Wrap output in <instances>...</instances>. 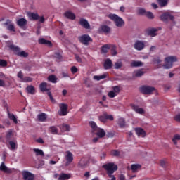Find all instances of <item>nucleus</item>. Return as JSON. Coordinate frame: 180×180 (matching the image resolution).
<instances>
[{
    "label": "nucleus",
    "mask_w": 180,
    "mask_h": 180,
    "mask_svg": "<svg viewBox=\"0 0 180 180\" xmlns=\"http://www.w3.org/2000/svg\"><path fill=\"white\" fill-rule=\"evenodd\" d=\"M155 90V88L150 86H142L140 88V91L141 94H143V95H150V94H153Z\"/></svg>",
    "instance_id": "8"
},
{
    "label": "nucleus",
    "mask_w": 180,
    "mask_h": 180,
    "mask_svg": "<svg viewBox=\"0 0 180 180\" xmlns=\"http://www.w3.org/2000/svg\"><path fill=\"white\" fill-rule=\"evenodd\" d=\"M70 178H71V174L62 173L61 174H60L58 180H67L70 179Z\"/></svg>",
    "instance_id": "31"
},
{
    "label": "nucleus",
    "mask_w": 180,
    "mask_h": 180,
    "mask_svg": "<svg viewBox=\"0 0 180 180\" xmlns=\"http://www.w3.org/2000/svg\"><path fill=\"white\" fill-rule=\"evenodd\" d=\"M111 91L108 93V98H116L120 92H122V86L120 85L113 86L111 87Z\"/></svg>",
    "instance_id": "4"
},
{
    "label": "nucleus",
    "mask_w": 180,
    "mask_h": 180,
    "mask_svg": "<svg viewBox=\"0 0 180 180\" xmlns=\"http://www.w3.org/2000/svg\"><path fill=\"white\" fill-rule=\"evenodd\" d=\"M8 47L10 50H12V51H13L16 56H18V57H29V53L25 51L20 52V48H19L18 46L11 44Z\"/></svg>",
    "instance_id": "2"
},
{
    "label": "nucleus",
    "mask_w": 180,
    "mask_h": 180,
    "mask_svg": "<svg viewBox=\"0 0 180 180\" xmlns=\"http://www.w3.org/2000/svg\"><path fill=\"white\" fill-rule=\"evenodd\" d=\"M59 108L60 109V113H59L60 116H66L68 114V105L60 103L59 104Z\"/></svg>",
    "instance_id": "11"
},
{
    "label": "nucleus",
    "mask_w": 180,
    "mask_h": 180,
    "mask_svg": "<svg viewBox=\"0 0 180 180\" xmlns=\"http://www.w3.org/2000/svg\"><path fill=\"white\" fill-rule=\"evenodd\" d=\"M33 151L37 157H44V152H43V150L39 148H34Z\"/></svg>",
    "instance_id": "28"
},
{
    "label": "nucleus",
    "mask_w": 180,
    "mask_h": 180,
    "mask_svg": "<svg viewBox=\"0 0 180 180\" xmlns=\"http://www.w3.org/2000/svg\"><path fill=\"white\" fill-rule=\"evenodd\" d=\"M108 18L111 20H113L117 27H122V26H124V20H123V18L119 17V15L116 14H109Z\"/></svg>",
    "instance_id": "1"
},
{
    "label": "nucleus",
    "mask_w": 180,
    "mask_h": 180,
    "mask_svg": "<svg viewBox=\"0 0 180 180\" xmlns=\"http://www.w3.org/2000/svg\"><path fill=\"white\" fill-rule=\"evenodd\" d=\"M96 131V136H98V139H103V137L106 136V132L102 128L97 129Z\"/></svg>",
    "instance_id": "20"
},
{
    "label": "nucleus",
    "mask_w": 180,
    "mask_h": 180,
    "mask_svg": "<svg viewBox=\"0 0 180 180\" xmlns=\"http://www.w3.org/2000/svg\"><path fill=\"white\" fill-rule=\"evenodd\" d=\"M146 13H147V12H146V10L143 9V8H140V9L139 10V15H146Z\"/></svg>",
    "instance_id": "58"
},
{
    "label": "nucleus",
    "mask_w": 180,
    "mask_h": 180,
    "mask_svg": "<svg viewBox=\"0 0 180 180\" xmlns=\"http://www.w3.org/2000/svg\"><path fill=\"white\" fill-rule=\"evenodd\" d=\"M46 120H47V115H46V113L42 112L38 115V120L39 122H44Z\"/></svg>",
    "instance_id": "34"
},
{
    "label": "nucleus",
    "mask_w": 180,
    "mask_h": 180,
    "mask_svg": "<svg viewBox=\"0 0 180 180\" xmlns=\"http://www.w3.org/2000/svg\"><path fill=\"white\" fill-rule=\"evenodd\" d=\"M89 165V158L86 156L82 157L77 164L78 168H81V169H85L86 167Z\"/></svg>",
    "instance_id": "6"
},
{
    "label": "nucleus",
    "mask_w": 180,
    "mask_h": 180,
    "mask_svg": "<svg viewBox=\"0 0 180 180\" xmlns=\"http://www.w3.org/2000/svg\"><path fill=\"white\" fill-rule=\"evenodd\" d=\"M28 16L32 20H39V15L36 14L34 13H28Z\"/></svg>",
    "instance_id": "38"
},
{
    "label": "nucleus",
    "mask_w": 180,
    "mask_h": 180,
    "mask_svg": "<svg viewBox=\"0 0 180 180\" xmlns=\"http://www.w3.org/2000/svg\"><path fill=\"white\" fill-rule=\"evenodd\" d=\"M111 155H113L114 157H119V155H120V152L116 150H113L111 151Z\"/></svg>",
    "instance_id": "49"
},
{
    "label": "nucleus",
    "mask_w": 180,
    "mask_h": 180,
    "mask_svg": "<svg viewBox=\"0 0 180 180\" xmlns=\"http://www.w3.org/2000/svg\"><path fill=\"white\" fill-rule=\"evenodd\" d=\"M8 62L5 60L0 59V67H6Z\"/></svg>",
    "instance_id": "51"
},
{
    "label": "nucleus",
    "mask_w": 180,
    "mask_h": 180,
    "mask_svg": "<svg viewBox=\"0 0 180 180\" xmlns=\"http://www.w3.org/2000/svg\"><path fill=\"white\" fill-rule=\"evenodd\" d=\"M109 49H110V46L109 44H105L102 46L101 48V51L102 53H108V50H109Z\"/></svg>",
    "instance_id": "42"
},
{
    "label": "nucleus",
    "mask_w": 180,
    "mask_h": 180,
    "mask_svg": "<svg viewBox=\"0 0 180 180\" xmlns=\"http://www.w3.org/2000/svg\"><path fill=\"white\" fill-rule=\"evenodd\" d=\"M36 141L37 143H39V144H44V141L41 138H39Z\"/></svg>",
    "instance_id": "61"
},
{
    "label": "nucleus",
    "mask_w": 180,
    "mask_h": 180,
    "mask_svg": "<svg viewBox=\"0 0 180 180\" xmlns=\"http://www.w3.org/2000/svg\"><path fill=\"white\" fill-rule=\"evenodd\" d=\"M9 146H11V151H13L18 148V145L13 141H8Z\"/></svg>",
    "instance_id": "39"
},
{
    "label": "nucleus",
    "mask_w": 180,
    "mask_h": 180,
    "mask_svg": "<svg viewBox=\"0 0 180 180\" xmlns=\"http://www.w3.org/2000/svg\"><path fill=\"white\" fill-rule=\"evenodd\" d=\"M50 130L53 134H57L58 133V129L56 127H51Z\"/></svg>",
    "instance_id": "48"
},
{
    "label": "nucleus",
    "mask_w": 180,
    "mask_h": 180,
    "mask_svg": "<svg viewBox=\"0 0 180 180\" xmlns=\"http://www.w3.org/2000/svg\"><path fill=\"white\" fill-rule=\"evenodd\" d=\"M160 18H161V20H162L163 22H167V20H174L175 18L174 17V15H171L169 13L166 12L160 16Z\"/></svg>",
    "instance_id": "12"
},
{
    "label": "nucleus",
    "mask_w": 180,
    "mask_h": 180,
    "mask_svg": "<svg viewBox=\"0 0 180 180\" xmlns=\"http://www.w3.org/2000/svg\"><path fill=\"white\" fill-rule=\"evenodd\" d=\"M7 113H8V119H10V120H13V123H15V124H18V118H16V116H15L14 114L11 113V112H9V110L8 109H7Z\"/></svg>",
    "instance_id": "24"
},
{
    "label": "nucleus",
    "mask_w": 180,
    "mask_h": 180,
    "mask_svg": "<svg viewBox=\"0 0 180 180\" xmlns=\"http://www.w3.org/2000/svg\"><path fill=\"white\" fill-rule=\"evenodd\" d=\"M98 119H99L100 122H102L103 123L106 122V120H107L106 114L99 116Z\"/></svg>",
    "instance_id": "46"
},
{
    "label": "nucleus",
    "mask_w": 180,
    "mask_h": 180,
    "mask_svg": "<svg viewBox=\"0 0 180 180\" xmlns=\"http://www.w3.org/2000/svg\"><path fill=\"white\" fill-rule=\"evenodd\" d=\"M39 89L41 92H50V89L47 88V83L42 82L39 84Z\"/></svg>",
    "instance_id": "23"
},
{
    "label": "nucleus",
    "mask_w": 180,
    "mask_h": 180,
    "mask_svg": "<svg viewBox=\"0 0 180 180\" xmlns=\"http://www.w3.org/2000/svg\"><path fill=\"white\" fill-rule=\"evenodd\" d=\"M107 120H110L111 122L114 120L113 115L106 114Z\"/></svg>",
    "instance_id": "60"
},
{
    "label": "nucleus",
    "mask_w": 180,
    "mask_h": 180,
    "mask_svg": "<svg viewBox=\"0 0 180 180\" xmlns=\"http://www.w3.org/2000/svg\"><path fill=\"white\" fill-rule=\"evenodd\" d=\"M117 123L121 129L126 127V120L124 118H119Z\"/></svg>",
    "instance_id": "30"
},
{
    "label": "nucleus",
    "mask_w": 180,
    "mask_h": 180,
    "mask_svg": "<svg viewBox=\"0 0 180 180\" xmlns=\"http://www.w3.org/2000/svg\"><path fill=\"white\" fill-rule=\"evenodd\" d=\"M154 63H155V64H160V63H161V60H160V58L154 59Z\"/></svg>",
    "instance_id": "64"
},
{
    "label": "nucleus",
    "mask_w": 180,
    "mask_h": 180,
    "mask_svg": "<svg viewBox=\"0 0 180 180\" xmlns=\"http://www.w3.org/2000/svg\"><path fill=\"white\" fill-rule=\"evenodd\" d=\"M103 168L107 171V174H115V171H117V165H115L113 162H109L103 165Z\"/></svg>",
    "instance_id": "3"
},
{
    "label": "nucleus",
    "mask_w": 180,
    "mask_h": 180,
    "mask_svg": "<svg viewBox=\"0 0 180 180\" xmlns=\"http://www.w3.org/2000/svg\"><path fill=\"white\" fill-rule=\"evenodd\" d=\"M122 62H116L115 63V70H119V68H122Z\"/></svg>",
    "instance_id": "52"
},
{
    "label": "nucleus",
    "mask_w": 180,
    "mask_h": 180,
    "mask_svg": "<svg viewBox=\"0 0 180 180\" xmlns=\"http://www.w3.org/2000/svg\"><path fill=\"white\" fill-rule=\"evenodd\" d=\"M58 79V78H57L54 75H51L48 77V81H49V82H52V84H57Z\"/></svg>",
    "instance_id": "32"
},
{
    "label": "nucleus",
    "mask_w": 180,
    "mask_h": 180,
    "mask_svg": "<svg viewBox=\"0 0 180 180\" xmlns=\"http://www.w3.org/2000/svg\"><path fill=\"white\" fill-rule=\"evenodd\" d=\"M108 77V75L106 73H104L101 75H95L94 76V79H96V81H101V79H105Z\"/></svg>",
    "instance_id": "33"
},
{
    "label": "nucleus",
    "mask_w": 180,
    "mask_h": 180,
    "mask_svg": "<svg viewBox=\"0 0 180 180\" xmlns=\"http://www.w3.org/2000/svg\"><path fill=\"white\" fill-rule=\"evenodd\" d=\"M107 137L112 139V137H115V133L110 131V132H107L106 134Z\"/></svg>",
    "instance_id": "59"
},
{
    "label": "nucleus",
    "mask_w": 180,
    "mask_h": 180,
    "mask_svg": "<svg viewBox=\"0 0 180 180\" xmlns=\"http://www.w3.org/2000/svg\"><path fill=\"white\" fill-rule=\"evenodd\" d=\"M32 81H33V79L32 77H25L22 79V82H32Z\"/></svg>",
    "instance_id": "50"
},
{
    "label": "nucleus",
    "mask_w": 180,
    "mask_h": 180,
    "mask_svg": "<svg viewBox=\"0 0 180 180\" xmlns=\"http://www.w3.org/2000/svg\"><path fill=\"white\" fill-rule=\"evenodd\" d=\"M48 96H49V99L51 101V102H52V103H54V102H56V100H54V98H53V95L51 94V91H49L47 93Z\"/></svg>",
    "instance_id": "54"
},
{
    "label": "nucleus",
    "mask_w": 180,
    "mask_h": 180,
    "mask_svg": "<svg viewBox=\"0 0 180 180\" xmlns=\"http://www.w3.org/2000/svg\"><path fill=\"white\" fill-rule=\"evenodd\" d=\"M55 57L56 58H58V60H61L63 56H61V54H60V53H55Z\"/></svg>",
    "instance_id": "62"
},
{
    "label": "nucleus",
    "mask_w": 180,
    "mask_h": 180,
    "mask_svg": "<svg viewBox=\"0 0 180 180\" xmlns=\"http://www.w3.org/2000/svg\"><path fill=\"white\" fill-rule=\"evenodd\" d=\"M3 25L4 26H6V29L9 32H16L15 30V24L12 22V20L7 19Z\"/></svg>",
    "instance_id": "10"
},
{
    "label": "nucleus",
    "mask_w": 180,
    "mask_h": 180,
    "mask_svg": "<svg viewBox=\"0 0 180 180\" xmlns=\"http://www.w3.org/2000/svg\"><path fill=\"white\" fill-rule=\"evenodd\" d=\"M144 75V72L141 70H137L134 72V77H136V78H139L140 77H143Z\"/></svg>",
    "instance_id": "44"
},
{
    "label": "nucleus",
    "mask_w": 180,
    "mask_h": 180,
    "mask_svg": "<svg viewBox=\"0 0 180 180\" xmlns=\"http://www.w3.org/2000/svg\"><path fill=\"white\" fill-rule=\"evenodd\" d=\"M113 63H112V60L108 58L105 60L103 67L105 70H110L112 68V65Z\"/></svg>",
    "instance_id": "21"
},
{
    "label": "nucleus",
    "mask_w": 180,
    "mask_h": 180,
    "mask_svg": "<svg viewBox=\"0 0 180 180\" xmlns=\"http://www.w3.org/2000/svg\"><path fill=\"white\" fill-rule=\"evenodd\" d=\"M22 176L24 180H34V174L28 171L22 172Z\"/></svg>",
    "instance_id": "13"
},
{
    "label": "nucleus",
    "mask_w": 180,
    "mask_h": 180,
    "mask_svg": "<svg viewBox=\"0 0 180 180\" xmlns=\"http://www.w3.org/2000/svg\"><path fill=\"white\" fill-rule=\"evenodd\" d=\"M157 32H158V29L156 28H148L146 30V33L148 36H151V37H155L158 34Z\"/></svg>",
    "instance_id": "18"
},
{
    "label": "nucleus",
    "mask_w": 180,
    "mask_h": 180,
    "mask_svg": "<svg viewBox=\"0 0 180 180\" xmlns=\"http://www.w3.org/2000/svg\"><path fill=\"white\" fill-rule=\"evenodd\" d=\"M174 120H176V122H180V114L174 117Z\"/></svg>",
    "instance_id": "63"
},
{
    "label": "nucleus",
    "mask_w": 180,
    "mask_h": 180,
    "mask_svg": "<svg viewBox=\"0 0 180 180\" xmlns=\"http://www.w3.org/2000/svg\"><path fill=\"white\" fill-rule=\"evenodd\" d=\"M0 171H3L6 174H12V169L8 168L4 162H2L0 165Z\"/></svg>",
    "instance_id": "22"
},
{
    "label": "nucleus",
    "mask_w": 180,
    "mask_h": 180,
    "mask_svg": "<svg viewBox=\"0 0 180 180\" xmlns=\"http://www.w3.org/2000/svg\"><path fill=\"white\" fill-rule=\"evenodd\" d=\"M25 89L30 95H34V94H36V89L32 85L27 86Z\"/></svg>",
    "instance_id": "27"
},
{
    "label": "nucleus",
    "mask_w": 180,
    "mask_h": 180,
    "mask_svg": "<svg viewBox=\"0 0 180 180\" xmlns=\"http://www.w3.org/2000/svg\"><path fill=\"white\" fill-rule=\"evenodd\" d=\"M17 25L20 27H23V26L27 25V20L25 18H20L17 20Z\"/></svg>",
    "instance_id": "25"
},
{
    "label": "nucleus",
    "mask_w": 180,
    "mask_h": 180,
    "mask_svg": "<svg viewBox=\"0 0 180 180\" xmlns=\"http://www.w3.org/2000/svg\"><path fill=\"white\" fill-rule=\"evenodd\" d=\"M18 78H20V79H21V81L23 80V72H22V70H20L17 75Z\"/></svg>",
    "instance_id": "56"
},
{
    "label": "nucleus",
    "mask_w": 180,
    "mask_h": 180,
    "mask_svg": "<svg viewBox=\"0 0 180 180\" xmlns=\"http://www.w3.org/2000/svg\"><path fill=\"white\" fill-rule=\"evenodd\" d=\"M79 25L80 26H82V27H84V29H91V25H89V22L85 18H80L79 21Z\"/></svg>",
    "instance_id": "15"
},
{
    "label": "nucleus",
    "mask_w": 180,
    "mask_h": 180,
    "mask_svg": "<svg viewBox=\"0 0 180 180\" xmlns=\"http://www.w3.org/2000/svg\"><path fill=\"white\" fill-rule=\"evenodd\" d=\"M139 168H141V165H136V164H134V165H131V169L133 172H136V170L139 169Z\"/></svg>",
    "instance_id": "41"
},
{
    "label": "nucleus",
    "mask_w": 180,
    "mask_h": 180,
    "mask_svg": "<svg viewBox=\"0 0 180 180\" xmlns=\"http://www.w3.org/2000/svg\"><path fill=\"white\" fill-rule=\"evenodd\" d=\"M131 108L136 112V113H139V115H144L145 113L144 109L139 107V105L136 104H131Z\"/></svg>",
    "instance_id": "14"
},
{
    "label": "nucleus",
    "mask_w": 180,
    "mask_h": 180,
    "mask_svg": "<svg viewBox=\"0 0 180 180\" xmlns=\"http://www.w3.org/2000/svg\"><path fill=\"white\" fill-rule=\"evenodd\" d=\"M111 54L112 56H116L117 54V51H116V46L112 45L111 46Z\"/></svg>",
    "instance_id": "47"
},
{
    "label": "nucleus",
    "mask_w": 180,
    "mask_h": 180,
    "mask_svg": "<svg viewBox=\"0 0 180 180\" xmlns=\"http://www.w3.org/2000/svg\"><path fill=\"white\" fill-rule=\"evenodd\" d=\"M65 160V167H68V165H70L71 162L74 161V155L72 153L70 152V150L66 151Z\"/></svg>",
    "instance_id": "9"
},
{
    "label": "nucleus",
    "mask_w": 180,
    "mask_h": 180,
    "mask_svg": "<svg viewBox=\"0 0 180 180\" xmlns=\"http://www.w3.org/2000/svg\"><path fill=\"white\" fill-rule=\"evenodd\" d=\"M78 40L84 46H89V43H92V38L88 34H83L79 37Z\"/></svg>",
    "instance_id": "7"
},
{
    "label": "nucleus",
    "mask_w": 180,
    "mask_h": 180,
    "mask_svg": "<svg viewBox=\"0 0 180 180\" xmlns=\"http://www.w3.org/2000/svg\"><path fill=\"white\" fill-rule=\"evenodd\" d=\"M70 71L72 74H77V72H78V68H77L75 66H72L70 68Z\"/></svg>",
    "instance_id": "55"
},
{
    "label": "nucleus",
    "mask_w": 180,
    "mask_h": 180,
    "mask_svg": "<svg viewBox=\"0 0 180 180\" xmlns=\"http://www.w3.org/2000/svg\"><path fill=\"white\" fill-rule=\"evenodd\" d=\"M146 16H147V18L148 19H153L154 18V14H153V13L148 11L146 12V13L145 14Z\"/></svg>",
    "instance_id": "53"
},
{
    "label": "nucleus",
    "mask_w": 180,
    "mask_h": 180,
    "mask_svg": "<svg viewBox=\"0 0 180 180\" xmlns=\"http://www.w3.org/2000/svg\"><path fill=\"white\" fill-rule=\"evenodd\" d=\"M145 46L144 42L138 40L135 42L134 47L136 50L140 51L144 49Z\"/></svg>",
    "instance_id": "16"
},
{
    "label": "nucleus",
    "mask_w": 180,
    "mask_h": 180,
    "mask_svg": "<svg viewBox=\"0 0 180 180\" xmlns=\"http://www.w3.org/2000/svg\"><path fill=\"white\" fill-rule=\"evenodd\" d=\"M65 16L68 19H70L71 20H75V18H76L75 14H74V13L71 11H66L65 13Z\"/></svg>",
    "instance_id": "26"
},
{
    "label": "nucleus",
    "mask_w": 180,
    "mask_h": 180,
    "mask_svg": "<svg viewBox=\"0 0 180 180\" xmlns=\"http://www.w3.org/2000/svg\"><path fill=\"white\" fill-rule=\"evenodd\" d=\"M12 136H13V131L10 129L6 132V138L7 140H11V137H12Z\"/></svg>",
    "instance_id": "45"
},
{
    "label": "nucleus",
    "mask_w": 180,
    "mask_h": 180,
    "mask_svg": "<svg viewBox=\"0 0 180 180\" xmlns=\"http://www.w3.org/2000/svg\"><path fill=\"white\" fill-rule=\"evenodd\" d=\"M101 32H103V33H110V27L108 25H102L101 27Z\"/></svg>",
    "instance_id": "36"
},
{
    "label": "nucleus",
    "mask_w": 180,
    "mask_h": 180,
    "mask_svg": "<svg viewBox=\"0 0 180 180\" xmlns=\"http://www.w3.org/2000/svg\"><path fill=\"white\" fill-rule=\"evenodd\" d=\"M180 140V135L179 134H175L174 137L172 138V141L175 146L178 144V141Z\"/></svg>",
    "instance_id": "40"
},
{
    "label": "nucleus",
    "mask_w": 180,
    "mask_h": 180,
    "mask_svg": "<svg viewBox=\"0 0 180 180\" xmlns=\"http://www.w3.org/2000/svg\"><path fill=\"white\" fill-rule=\"evenodd\" d=\"M158 2L162 7L167 6V5H168V0H158Z\"/></svg>",
    "instance_id": "43"
},
{
    "label": "nucleus",
    "mask_w": 180,
    "mask_h": 180,
    "mask_svg": "<svg viewBox=\"0 0 180 180\" xmlns=\"http://www.w3.org/2000/svg\"><path fill=\"white\" fill-rule=\"evenodd\" d=\"M89 124L93 131H96L99 129V127H98V125H96V123H95V122L94 121H90Z\"/></svg>",
    "instance_id": "37"
},
{
    "label": "nucleus",
    "mask_w": 180,
    "mask_h": 180,
    "mask_svg": "<svg viewBox=\"0 0 180 180\" xmlns=\"http://www.w3.org/2000/svg\"><path fill=\"white\" fill-rule=\"evenodd\" d=\"M165 61V68L169 70V68H172L173 63H176V61H178V58H176V56L166 57Z\"/></svg>",
    "instance_id": "5"
},
{
    "label": "nucleus",
    "mask_w": 180,
    "mask_h": 180,
    "mask_svg": "<svg viewBox=\"0 0 180 180\" xmlns=\"http://www.w3.org/2000/svg\"><path fill=\"white\" fill-rule=\"evenodd\" d=\"M160 164V167H162V168H167V163L165 160H161Z\"/></svg>",
    "instance_id": "57"
},
{
    "label": "nucleus",
    "mask_w": 180,
    "mask_h": 180,
    "mask_svg": "<svg viewBox=\"0 0 180 180\" xmlns=\"http://www.w3.org/2000/svg\"><path fill=\"white\" fill-rule=\"evenodd\" d=\"M135 131L139 137H146L147 136V133H146V131L143 128H135Z\"/></svg>",
    "instance_id": "19"
},
{
    "label": "nucleus",
    "mask_w": 180,
    "mask_h": 180,
    "mask_svg": "<svg viewBox=\"0 0 180 180\" xmlns=\"http://www.w3.org/2000/svg\"><path fill=\"white\" fill-rule=\"evenodd\" d=\"M61 131H70V125L67 124H62L60 126Z\"/></svg>",
    "instance_id": "35"
},
{
    "label": "nucleus",
    "mask_w": 180,
    "mask_h": 180,
    "mask_svg": "<svg viewBox=\"0 0 180 180\" xmlns=\"http://www.w3.org/2000/svg\"><path fill=\"white\" fill-rule=\"evenodd\" d=\"M39 44H44L48 47H53V44L49 40L45 39L44 38H39L38 39Z\"/></svg>",
    "instance_id": "17"
},
{
    "label": "nucleus",
    "mask_w": 180,
    "mask_h": 180,
    "mask_svg": "<svg viewBox=\"0 0 180 180\" xmlns=\"http://www.w3.org/2000/svg\"><path fill=\"white\" fill-rule=\"evenodd\" d=\"M130 66L132 67V68L143 67V62L133 60L130 63Z\"/></svg>",
    "instance_id": "29"
}]
</instances>
